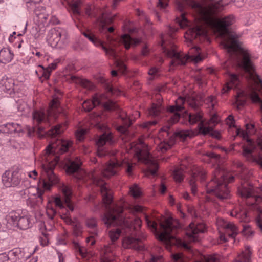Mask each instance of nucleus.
Instances as JSON below:
<instances>
[{"label": "nucleus", "mask_w": 262, "mask_h": 262, "mask_svg": "<svg viewBox=\"0 0 262 262\" xmlns=\"http://www.w3.org/2000/svg\"><path fill=\"white\" fill-rule=\"evenodd\" d=\"M184 4L190 7L208 26L214 28L220 35L224 37V47L232 56H234L237 66L251 77L253 76L255 82L262 88V80L258 75L254 76V67L251 59V56L247 50L241 47L237 39V36L232 34L228 27L233 23L234 17L229 15L223 19L217 18V16L228 5L224 0L215 2H207L203 0L201 3L195 0H183L176 2L177 9L182 12Z\"/></svg>", "instance_id": "nucleus-1"}, {"label": "nucleus", "mask_w": 262, "mask_h": 262, "mask_svg": "<svg viewBox=\"0 0 262 262\" xmlns=\"http://www.w3.org/2000/svg\"><path fill=\"white\" fill-rule=\"evenodd\" d=\"M239 191L242 197L248 198L253 196V188L252 187H243Z\"/></svg>", "instance_id": "nucleus-41"}, {"label": "nucleus", "mask_w": 262, "mask_h": 262, "mask_svg": "<svg viewBox=\"0 0 262 262\" xmlns=\"http://www.w3.org/2000/svg\"><path fill=\"white\" fill-rule=\"evenodd\" d=\"M81 163L79 161H69L67 164L66 171L68 174H74L79 172Z\"/></svg>", "instance_id": "nucleus-29"}, {"label": "nucleus", "mask_w": 262, "mask_h": 262, "mask_svg": "<svg viewBox=\"0 0 262 262\" xmlns=\"http://www.w3.org/2000/svg\"><path fill=\"white\" fill-rule=\"evenodd\" d=\"M160 226L163 230V232L158 236V239L167 244H170L171 239L173 236L170 233L177 228V225H174L171 217L167 218L164 222H160Z\"/></svg>", "instance_id": "nucleus-10"}, {"label": "nucleus", "mask_w": 262, "mask_h": 262, "mask_svg": "<svg viewBox=\"0 0 262 262\" xmlns=\"http://www.w3.org/2000/svg\"><path fill=\"white\" fill-rule=\"evenodd\" d=\"M71 80L77 84H80L82 87L88 90H92L94 88V85L89 80L82 79L75 76H72L71 77Z\"/></svg>", "instance_id": "nucleus-28"}, {"label": "nucleus", "mask_w": 262, "mask_h": 262, "mask_svg": "<svg viewBox=\"0 0 262 262\" xmlns=\"http://www.w3.org/2000/svg\"><path fill=\"white\" fill-rule=\"evenodd\" d=\"M93 182L96 185L100 186V193L102 196L104 204L105 205L107 212L105 213L102 220L104 224L110 228L112 226H121L122 229L127 228L129 230L130 234H136L141 226V221L138 217H135L129 223L121 215L123 208L121 206L115 205L110 206L113 201L112 193L105 185V183L99 178L95 176L92 177Z\"/></svg>", "instance_id": "nucleus-2"}, {"label": "nucleus", "mask_w": 262, "mask_h": 262, "mask_svg": "<svg viewBox=\"0 0 262 262\" xmlns=\"http://www.w3.org/2000/svg\"><path fill=\"white\" fill-rule=\"evenodd\" d=\"M202 118V115L200 112L189 114V121L191 124H194L201 121Z\"/></svg>", "instance_id": "nucleus-39"}, {"label": "nucleus", "mask_w": 262, "mask_h": 262, "mask_svg": "<svg viewBox=\"0 0 262 262\" xmlns=\"http://www.w3.org/2000/svg\"><path fill=\"white\" fill-rule=\"evenodd\" d=\"M162 46L163 53L168 57L172 58L170 62L171 66L185 65L189 59L196 63L202 60V58L199 55L200 49L197 47L192 48L188 52L189 54L184 56L176 51V46L173 45H170L169 48L163 46V44Z\"/></svg>", "instance_id": "nucleus-5"}, {"label": "nucleus", "mask_w": 262, "mask_h": 262, "mask_svg": "<svg viewBox=\"0 0 262 262\" xmlns=\"http://www.w3.org/2000/svg\"><path fill=\"white\" fill-rule=\"evenodd\" d=\"M81 6V1L80 0L73 1L69 3L70 8L73 14L75 15H80V8Z\"/></svg>", "instance_id": "nucleus-33"}, {"label": "nucleus", "mask_w": 262, "mask_h": 262, "mask_svg": "<svg viewBox=\"0 0 262 262\" xmlns=\"http://www.w3.org/2000/svg\"><path fill=\"white\" fill-rule=\"evenodd\" d=\"M43 193L44 190L38 188L37 190V196L34 195L33 197L29 198L27 201L28 205L34 208L38 204L42 203L43 201L42 195Z\"/></svg>", "instance_id": "nucleus-22"}, {"label": "nucleus", "mask_w": 262, "mask_h": 262, "mask_svg": "<svg viewBox=\"0 0 262 262\" xmlns=\"http://www.w3.org/2000/svg\"><path fill=\"white\" fill-rule=\"evenodd\" d=\"M82 34L97 47H101L105 52V54L116 59V54L115 50L112 48H107L104 45L103 41L96 38L94 35L88 32H83Z\"/></svg>", "instance_id": "nucleus-14"}, {"label": "nucleus", "mask_w": 262, "mask_h": 262, "mask_svg": "<svg viewBox=\"0 0 262 262\" xmlns=\"http://www.w3.org/2000/svg\"><path fill=\"white\" fill-rule=\"evenodd\" d=\"M185 102V100L183 97H179L175 101V105L170 106L169 107V111L171 113H173V114L170 117L168 120V128H170V126L172 124L177 122L180 118L181 115L179 112L182 111L184 109L183 106Z\"/></svg>", "instance_id": "nucleus-13"}, {"label": "nucleus", "mask_w": 262, "mask_h": 262, "mask_svg": "<svg viewBox=\"0 0 262 262\" xmlns=\"http://www.w3.org/2000/svg\"><path fill=\"white\" fill-rule=\"evenodd\" d=\"M146 222L148 227H150L155 231L157 230V224L156 222L150 221L147 216L146 217Z\"/></svg>", "instance_id": "nucleus-59"}, {"label": "nucleus", "mask_w": 262, "mask_h": 262, "mask_svg": "<svg viewBox=\"0 0 262 262\" xmlns=\"http://www.w3.org/2000/svg\"><path fill=\"white\" fill-rule=\"evenodd\" d=\"M239 78L235 74H229V82L227 83V90L231 89L233 87H236L239 83Z\"/></svg>", "instance_id": "nucleus-34"}, {"label": "nucleus", "mask_w": 262, "mask_h": 262, "mask_svg": "<svg viewBox=\"0 0 262 262\" xmlns=\"http://www.w3.org/2000/svg\"><path fill=\"white\" fill-rule=\"evenodd\" d=\"M34 13L40 19H46L48 15L46 13L45 8L42 6H37L34 9Z\"/></svg>", "instance_id": "nucleus-35"}, {"label": "nucleus", "mask_w": 262, "mask_h": 262, "mask_svg": "<svg viewBox=\"0 0 262 262\" xmlns=\"http://www.w3.org/2000/svg\"><path fill=\"white\" fill-rule=\"evenodd\" d=\"M199 133L202 135L205 136L208 134L210 135L212 130V127H205L203 125V122L201 121L198 125Z\"/></svg>", "instance_id": "nucleus-42"}, {"label": "nucleus", "mask_w": 262, "mask_h": 262, "mask_svg": "<svg viewBox=\"0 0 262 262\" xmlns=\"http://www.w3.org/2000/svg\"><path fill=\"white\" fill-rule=\"evenodd\" d=\"M40 67L42 68V74L41 76L39 77L40 80L42 82L43 80L42 78H43L44 79H48L50 77L51 74V70L49 69H45L43 66H40Z\"/></svg>", "instance_id": "nucleus-51"}, {"label": "nucleus", "mask_w": 262, "mask_h": 262, "mask_svg": "<svg viewBox=\"0 0 262 262\" xmlns=\"http://www.w3.org/2000/svg\"><path fill=\"white\" fill-rule=\"evenodd\" d=\"M225 228L226 229V234L230 238H235L238 234L237 228L235 224L229 222L225 225Z\"/></svg>", "instance_id": "nucleus-31"}, {"label": "nucleus", "mask_w": 262, "mask_h": 262, "mask_svg": "<svg viewBox=\"0 0 262 262\" xmlns=\"http://www.w3.org/2000/svg\"><path fill=\"white\" fill-rule=\"evenodd\" d=\"M20 174L18 171H6L2 176V181L6 187L17 186L21 182Z\"/></svg>", "instance_id": "nucleus-12"}, {"label": "nucleus", "mask_w": 262, "mask_h": 262, "mask_svg": "<svg viewBox=\"0 0 262 262\" xmlns=\"http://www.w3.org/2000/svg\"><path fill=\"white\" fill-rule=\"evenodd\" d=\"M45 128L42 126H38L36 130V133L40 138H42L44 136L45 134L46 133L44 131Z\"/></svg>", "instance_id": "nucleus-63"}, {"label": "nucleus", "mask_w": 262, "mask_h": 262, "mask_svg": "<svg viewBox=\"0 0 262 262\" xmlns=\"http://www.w3.org/2000/svg\"><path fill=\"white\" fill-rule=\"evenodd\" d=\"M250 98L253 103L259 104L260 106H261L262 100L256 92L254 91L252 92L250 94Z\"/></svg>", "instance_id": "nucleus-44"}, {"label": "nucleus", "mask_w": 262, "mask_h": 262, "mask_svg": "<svg viewBox=\"0 0 262 262\" xmlns=\"http://www.w3.org/2000/svg\"><path fill=\"white\" fill-rule=\"evenodd\" d=\"M44 169L46 170L49 181L50 183H48L46 181H43V188L45 190H49L50 189L51 186L58 182V178L55 176L53 171V167L49 165H43Z\"/></svg>", "instance_id": "nucleus-17"}, {"label": "nucleus", "mask_w": 262, "mask_h": 262, "mask_svg": "<svg viewBox=\"0 0 262 262\" xmlns=\"http://www.w3.org/2000/svg\"><path fill=\"white\" fill-rule=\"evenodd\" d=\"M86 224L89 228L94 229L97 226V221L95 218H90L87 219Z\"/></svg>", "instance_id": "nucleus-56"}, {"label": "nucleus", "mask_w": 262, "mask_h": 262, "mask_svg": "<svg viewBox=\"0 0 262 262\" xmlns=\"http://www.w3.org/2000/svg\"><path fill=\"white\" fill-rule=\"evenodd\" d=\"M9 257L6 253L0 254V262H8Z\"/></svg>", "instance_id": "nucleus-64"}, {"label": "nucleus", "mask_w": 262, "mask_h": 262, "mask_svg": "<svg viewBox=\"0 0 262 262\" xmlns=\"http://www.w3.org/2000/svg\"><path fill=\"white\" fill-rule=\"evenodd\" d=\"M189 35L193 39L200 36L206 37L207 31L203 26L196 25L189 30Z\"/></svg>", "instance_id": "nucleus-21"}, {"label": "nucleus", "mask_w": 262, "mask_h": 262, "mask_svg": "<svg viewBox=\"0 0 262 262\" xmlns=\"http://www.w3.org/2000/svg\"><path fill=\"white\" fill-rule=\"evenodd\" d=\"M73 234L76 236H78L82 232V228L79 223H76L73 224Z\"/></svg>", "instance_id": "nucleus-49"}, {"label": "nucleus", "mask_w": 262, "mask_h": 262, "mask_svg": "<svg viewBox=\"0 0 262 262\" xmlns=\"http://www.w3.org/2000/svg\"><path fill=\"white\" fill-rule=\"evenodd\" d=\"M242 232L245 234L247 235L248 236L251 235L253 234V232L250 229V226L248 225H245L243 226V229L242 231Z\"/></svg>", "instance_id": "nucleus-60"}, {"label": "nucleus", "mask_w": 262, "mask_h": 262, "mask_svg": "<svg viewBox=\"0 0 262 262\" xmlns=\"http://www.w3.org/2000/svg\"><path fill=\"white\" fill-rule=\"evenodd\" d=\"M206 230V227L203 223H191L189 225V228L187 232V235L190 238H193L194 241H197V235L204 233Z\"/></svg>", "instance_id": "nucleus-16"}, {"label": "nucleus", "mask_w": 262, "mask_h": 262, "mask_svg": "<svg viewBox=\"0 0 262 262\" xmlns=\"http://www.w3.org/2000/svg\"><path fill=\"white\" fill-rule=\"evenodd\" d=\"M106 143L111 145L114 143L112 135L110 133H104L100 135L96 142L98 146L97 156L99 157H103L107 155H115L114 151H110L103 147Z\"/></svg>", "instance_id": "nucleus-11"}, {"label": "nucleus", "mask_w": 262, "mask_h": 262, "mask_svg": "<svg viewBox=\"0 0 262 262\" xmlns=\"http://www.w3.org/2000/svg\"><path fill=\"white\" fill-rule=\"evenodd\" d=\"M162 111V107L160 105L153 104L149 110V115L152 117H158L160 115Z\"/></svg>", "instance_id": "nucleus-37"}, {"label": "nucleus", "mask_w": 262, "mask_h": 262, "mask_svg": "<svg viewBox=\"0 0 262 262\" xmlns=\"http://www.w3.org/2000/svg\"><path fill=\"white\" fill-rule=\"evenodd\" d=\"M144 238L143 236L141 238L128 236L123 241V245L125 248H132L137 250H142L144 248L142 239Z\"/></svg>", "instance_id": "nucleus-15"}, {"label": "nucleus", "mask_w": 262, "mask_h": 262, "mask_svg": "<svg viewBox=\"0 0 262 262\" xmlns=\"http://www.w3.org/2000/svg\"><path fill=\"white\" fill-rule=\"evenodd\" d=\"M236 216H238V219H239L241 222H247L249 221V219L247 216V213L246 211H241L239 213H236Z\"/></svg>", "instance_id": "nucleus-50"}, {"label": "nucleus", "mask_w": 262, "mask_h": 262, "mask_svg": "<svg viewBox=\"0 0 262 262\" xmlns=\"http://www.w3.org/2000/svg\"><path fill=\"white\" fill-rule=\"evenodd\" d=\"M8 222L21 230H26L33 225V219L26 210L12 211L6 216Z\"/></svg>", "instance_id": "nucleus-6"}, {"label": "nucleus", "mask_w": 262, "mask_h": 262, "mask_svg": "<svg viewBox=\"0 0 262 262\" xmlns=\"http://www.w3.org/2000/svg\"><path fill=\"white\" fill-rule=\"evenodd\" d=\"M61 191L64 196V203L62 202L60 198L56 197L54 199V203L56 206L60 209L67 208L69 210H67L65 212H61L60 216L63 220H65L64 216L70 215V212L73 211L74 207L70 202V198L72 194L71 189L70 187L63 185L61 187Z\"/></svg>", "instance_id": "nucleus-8"}, {"label": "nucleus", "mask_w": 262, "mask_h": 262, "mask_svg": "<svg viewBox=\"0 0 262 262\" xmlns=\"http://www.w3.org/2000/svg\"><path fill=\"white\" fill-rule=\"evenodd\" d=\"M47 39L53 48L62 49L68 45L69 35L66 29L57 27L52 29L49 31Z\"/></svg>", "instance_id": "nucleus-7"}, {"label": "nucleus", "mask_w": 262, "mask_h": 262, "mask_svg": "<svg viewBox=\"0 0 262 262\" xmlns=\"http://www.w3.org/2000/svg\"><path fill=\"white\" fill-rule=\"evenodd\" d=\"M124 165L127 167L126 170V172L128 174H130L132 171V165L125 160H119L118 158H116L115 161H111L105 167L102 172V174L103 177L105 178H110L117 173L118 168L123 166Z\"/></svg>", "instance_id": "nucleus-9"}, {"label": "nucleus", "mask_w": 262, "mask_h": 262, "mask_svg": "<svg viewBox=\"0 0 262 262\" xmlns=\"http://www.w3.org/2000/svg\"><path fill=\"white\" fill-rule=\"evenodd\" d=\"M14 85V80L6 75L3 76L0 79V88L5 91L13 89Z\"/></svg>", "instance_id": "nucleus-25"}, {"label": "nucleus", "mask_w": 262, "mask_h": 262, "mask_svg": "<svg viewBox=\"0 0 262 262\" xmlns=\"http://www.w3.org/2000/svg\"><path fill=\"white\" fill-rule=\"evenodd\" d=\"M121 228H117L116 230H112L109 231V236L112 242L117 241L120 237L123 229L120 226Z\"/></svg>", "instance_id": "nucleus-38"}, {"label": "nucleus", "mask_w": 262, "mask_h": 262, "mask_svg": "<svg viewBox=\"0 0 262 262\" xmlns=\"http://www.w3.org/2000/svg\"><path fill=\"white\" fill-rule=\"evenodd\" d=\"M103 86L106 91H107V92L110 93L111 94H115L116 93L118 94L120 92L117 90L114 89L110 84V83L105 80L103 82Z\"/></svg>", "instance_id": "nucleus-48"}, {"label": "nucleus", "mask_w": 262, "mask_h": 262, "mask_svg": "<svg viewBox=\"0 0 262 262\" xmlns=\"http://www.w3.org/2000/svg\"><path fill=\"white\" fill-rule=\"evenodd\" d=\"M206 172L204 169H199L196 172L193 173L192 178L189 181V185L191 188L192 193L195 195L197 192V186L196 180L197 178H199L201 182L205 180Z\"/></svg>", "instance_id": "nucleus-18"}, {"label": "nucleus", "mask_w": 262, "mask_h": 262, "mask_svg": "<svg viewBox=\"0 0 262 262\" xmlns=\"http://www.w3.org/2000/svg\"><path fill=\"white\" fill-rule=\"evenodd\" d=\"M177 19H178V21L181 27H183L184 26L187 25L188 20H187L184 13H182L181 14V18H177Z\"/></svg>", "instance_id": "nucleus-57"}, {"label": "nucleus", "mask_w": 262, "mask_h": 262, "mask_svg": "<svg viewBox=\"0 0 262 262\" xmlns=\"http://www.w3.org/2000/svg\"><path fill=\"white\" fill-rule=\"evenodd\" d=\"M245 126L246 132L242 131V136L244 139L246 140L247 143L242 146V156L247 161L256 163L262 168V157L260 156L256 157L254 155L257 147L262 150V139H259L256 143L249 139L248 134L252 135L255 132V125L253 124H246Z\"/></svg>", "instance_id": "nucleus-3"}, {"label": "nucleus", "mask_w": 262, "mask_h": 262, "mask_svg": "<svg viewBox=\"0 0 262 262\" xmlns=\"http://www.w3.org/2000/svg\"><path fill=\"white\" fill-rule=\"evenodd\" d=\"M105 98L106 96L104 94L95 95L93 98V100H86L83 103L82 108L85 111L90 112L95 106L101 104L103 100Z\"/></svg>", "instance_id": "nucleus-19"}, {"label": "nucleus", "mask_w": 262, "mask_h": 262, "mask_svg": "<svg viewBox=\"0 0 262 262\" xmlns=\"http://www.w3.org/2000/svg\"><path fill=\"white\" fill-rule=\"evenodd\" d=\"M115 64L116 67L118 68V70L124 73L126 70V67L124 63L121 60L118 59H116Z\"/></svg>", "instance_id": "nucleus-53"}, {"label": "nucleus", "mask_w": 262, "mask_h": 262, "mask_svg": "<svg viewBox=\"0 0 262 262\" xmlns=\"http://www.w3.org/2000/svg\"><path fill=\"white\" fill-rule=\"evenodd\" d=\"M0 132L4 133H20L23 132L21 126L15 123H8L0 126Z\"/></svg>", "instance_id": "nucleus-20"}, {"label": "nucleus", "mask_w": 262, "mask_h": 262, "mask_svg": "<svg viewBox=\"0 0 262 262\" xmlns=\"http://www.w3.org/2000/svg\"><path fill=\"white\" fill-rule=\"evenodd\" d=\"M121 117L123 121V125L118 126L117 130L121 133L125 134L127 131V128L131 125L132 123L127 115H126L125 117H123V115H121Z\"/></svg>", "instance_id": "nucleus-32"}, {"label": "nucleus", "mask_w": 262, "mask_h": 262, "mask_svg": "<svg viewBox=\"0 0 262 262\" xmlns=\"http://www.w3.org/2000/svg\"><path fill=\"white\" fill-rule=\"evenodd\" d=\"M13 53L9 48H3L0 51V61L3 63L10 62L13 58Z\"/></svg>", "instance_id": "nucleus-27"}, {"label": "nucleus", "mask_w": 262, "mask_h": 262, "mask_svg": "<svg viewBox=\"0 0 262 262\" xmlns=\"http://www.w3.org/2000/svg\"><path fill=\"white\" fill-rule=\"evenodd\" d=\"M72 143L69 141H60L58 144L59 151L61 154L67 152L69 148L71 146Z\"/></svg>", "instance_id": "nucleus-36"}, {"label": "nucleus", "mask_w": 262, "mask_h": 262, "mask_svg": "<svg viewBox=\"0 0 262 262\" xmlns=\"http://www.w3.org/2000/svg\"><path fill=\"white\" fill-rule=\"evenodd\" d=\"M168 0H158L157 7L160 9L164 10L168 6Z\"/></svg>", "instance_id": "nucleus-58"}, {"label": "nucleus", "mask_w": 262, "mask_h": 262, "mask_svg": "<svg viewBox=\"0 0 262 262\" xmlns=\"http://www.w3.org/2000/svg\"><path fill=\"white\" fill-rule=\"evenodd\" d=\"M120 41L124 44L126 49H129L131 45L137 46L141 42V40L138 38H132L128 34H124L122 36Z\"/></svg>", "instance_id": "nucleus-23"}, {"label": "nucleus", "mask_w": 262, "mask_h": 262, "mask_svg": "<svg viewBox=\"0 0 262 262\" xmlns=\"http://www.w3.org/2000/svg\"><path fill=\"white\" fill-rule=\"evenodd\" d=\"M251 254L250 247L246 246L245 250L238 255V259H235L234 262H251Z\"/></svg>", "instance_id": "nucleus-26"}, {"label": "nucleus", "mask_w": 262, "mask_h": 262, "mask_svg": "<svg viewBox=\"0 0 262 262\" xmlns=\"http://www.w3.org/2000/svg\"><path fill=\"white\" fill-rule=\"evenodd\" d=\"M243 92L238 93L236 96V103L237 104V108L239 109L241 106H242L245 103V100H242L240 98V97L243 96Z\"/></svg>", "instance_id": "nucleus-54"}, {"label": "nucleus", "mask_w": 262, "mask_h": 262, "mask_svg": "<svg viewBox=\"0 0 262 262\" xmlns=\"http://www.w3.org/2000/svg\"><path fill=\"white\" fill-rule=\"evenodd\" d=\"M33 119L37 124L46 123L48 120L47 115L42 111H35L33 113Z\"/></svg>", "instance_id": "nucleus-30"}, {"label": "nucleus", "mask_w": 262, "mask_h": 262, "mask_svg": "<svg viewBox=\"0 0 262 262\" xmlns=\"http://www.w3.org/2000/svg\"><path fill=\"white\" fill-rule=\"evenodd\" d=\"M144 162L148 166V172L152 176H155L158 169V163L155 160L150 158L148 155L144 160Z\"/></svg>", "instance_id": "nucleus-24"}, {"label": "nucleus", "mask_w": 262, "mask_h": 262, "mask_svg": "<svg viewBox=\"0 0 262 262\" xmlns=\"http://www.w3.org/2000/svg\"><path fill=\"white\" fill-rule=\"evenodd\" d=\"M225 180L224 171L220 168H216L213 178L205 185L207 193H213L221 200L229 199L230 192Z\"/></svg>", "instance_id": "nucleus-4"}, {"label": "nucleus", "mask_w": 262, "mask_h": 262, "mask_svg": "<svg viewBox=\"0 0 262 262\" xmlns=\"http://www.w3.org/2000/svg\"><path fill=\"white\" fill-rule=\"evenodd\" d=\"M187 103L189 105L194 109H196L199 106L198 101L193 97H190L188 98Z\"/></svg>", "instance_id": "nucleus-52"}, {"label": "nucleus", "mask_w": 262, "mask_h": 262, "mask_svg": "<svg viewBox=\"0 0 262 262\" xmlns=\"http://www.w3.org/2000/svg\"><path fill=\"white\" fill-rule=\"evenodd\" d=\"M104 108L107 111H113L115 110L117 108V105L116 103L112 101L109 100L107 102H105L103 104Z\"/></svg>", "instance_id": "nucleus-46"}, {"label": "nucleus", "mask_w": 262, "mask_h": 262, "mask_svg": "<svg viewBox=\"0 0 262 262\" xmlns=\"http://www.w3.org/2000/svg\"><path fill=\"white\" fill-rule=\"evenodd\" d=\"M130 193L134 198H138L141 195V191L138 185L134 184L130 188Z\"/></svg>", "instance_id": "nucleus-47"}, {"label": "nucleus", "mask_w": 262, "mask_h": 262, "mask_svg": "<svg viewBox=\"0 0 262 262\" xmlns=\"http://www.w3.org/2000/svg\"><path fill=\"white\" fill-rule=\"evenodd\" d=\"M48 234L47 233L42 232V237L40 238V243L42 245L45 246L47 244L48 242Z\"/></svg>", "instance_id": "nucleus-61"}, {"label": "nucleus", "mask_w": 262, "mask_h": 262, "mask_svg": "<svg viewBox=\"0 0 262 262\" xmlns=\"http://www.w3.org/2000/svg\"><path fill=\"white\" fill-rule=\"evenodd\" d=\"M59 105V100L57 98L53 99L52 101L50 104V110L49 111V114H51L52 113H56V110H58Z\"/></svg>", "instance_id": "nucleus-43"}, {"label": "nucleus", "mask_w": 262, "mask_h": 262, "mask_svg": "<svg viewBox=\"0 0 262 262\" xmlns=\"http://www.w3.org/2000/svg\"><path fill=\"white\" fill-rule=\"evenodd\" d=\"M64 129L62 128V126L61 125H58L55 126L54 128L50 129L48 132V135L52 137H55L57 135L60 134Z\"/></svg>", "instance_id": "nucleus-40"}, {"label": "nucleus", "mask_w": 262, "mask_h": 262, "mask_svg": "<svg viewBox=\"0 0 262 262\" xmlns=\"http://www.w3.org/2000/svg\"><path fill=\"white\" fill-rule=\"evenodd\" d=\"M227 124H229L230 127H234L235 126V120L233 115H229L227 118Z\"/></svg>", "instance_id": "nucleus-62"}, {"label": "nucleus", "mask_w": 262, "mask_h": 262, "mask_svg": "<svg viewBox=\"0 0 262 262\" xmlns=\"http://www.w3.org/2000/svg\"><path fill=\"white\" fill-rule=\"evenodd\" d=\"M174 180L178 182H181L184 179L183 171L181 169H176L173 172Z\"/></svg>", "instance_id": "nucleus-45"}, {"label": "nucleus", "mask_w": 262, "mask_h": 262, "mask_svg": "<svg viewBox=\"0 0 262 262\" xmlns=\"http://www.w3.org/2000/svg\"><path fill=\"white\" fill-rule=\"evenodd\" d=\"M257 211L259 214L256 218L257 225L262 231V209L258 208Z\"/></svg>", "instance_id": "nucleus-55"}]
</instances>
